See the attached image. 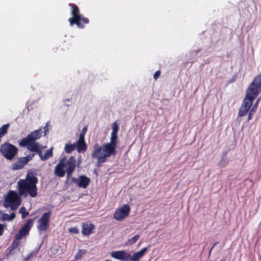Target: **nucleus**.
Returning a JSON list of instances; mask_svg holds the SVG:
<instances>
[{"label":"nucleus","mask_w":261,"mask_h":261,"mask_svg":"<svg viewBox=\"0 0 261 261\" xmlns=\"http://www.w3.org/2000/svg\"><path fill=\"white\" fill-rule=\"evenodd\" d=\"M118 138L117 135L111 134L110 142L105 144V150L109 154H116Z\"/></svg>","instance_id":"obj_11"},{"label":"nucleus","mask_w":261,"mask_h":261,"mask_svg":"<svg viewBox=\"0 0 261 261\" xmlns=\"http://www.w3.org/2000/svg\"><path fill=\"white\" fill-rule=\"evenodd\" d=\"M14 242L12 243V245H14Z\"/></svg>","instance_id":"obj_40"},{"label":"nucleus","mask_w":261,"mask_h":261,"mask_svg":"<svg viewBox=\"0 0 261 261\" xmlns=\"http://www.w3.org/2000/svg\"><path fill=\"white\" fill-rule=\"evenodd\" d=\"M4 230V226L3 224L0 223V236L3 234V231Z\"/></svg>","instance_id":"obj_36"},{"label":"nucleus","mask_w":261,"mask_h":261,"mask_svg":"<svg viewBox=\"0 0 261 261\" xmlns=\"http://www.w3.org/2000/svg\"><path fill=\"white\" fill-rule=\"evenodd\" d=\"M21 196L15 191L10 190L5 198L4 206H10L11 210L15 211L21 204Z\"/></svg>","instance_id":"obj_6"},{"label":"nucleus","mask_w":261,"mask_h":261,"mask_svg":"<svg viewBox=\"0 0 261 261\" xmlns=\"http://www.w3.org/2000/svg\"><path fill=\"white\" fill-rule=\"evenodd\" d=\"M249 111V110H248V109L241 106L239 111L238 116L239 117L244 116L247 114Z\"/></svg>","instance_id":"obj_28"},{"label":"nucleus","mask_w":261,"mask_h":261,"mask_svg":"<svg viewBox=\"0 0 261 261\" xmlns=\"http://www.w3.org/2000/svg\"><path fill=\"white\" fill-rule=\"evenodd\" d=\"M66 156L63 157L60 160L59 162L55 167L54 174L60 177L64 176L66 173V170L64 168L66 166Z\"/></svg>","instance_id":"obj_13"},{"label":"nucleus","mask_w":261,"mask_h":261,"mask_svg":"<svg viewBox=\"0 0 261 261\" xmlns=\"http://www.w3.org/2000/svg\"><path fill=\"white\" fill-rule=\"evenodd\" d=\"M113 154H109L105 150V144L102 147L98 143L94 144L93 146V150L91 153V157L92 159H96V166L99 167L101 164L107 161V158L110 157Z\"/></svg>","instance_id":"obj_5"},{"label":"nucleus","mask_w":261,"mask_h":261,"mask_svg":"<svg viewBox=\"0 0 261 261\" xmlns=\"http://www.w3.org/2000/svg\"><path fill=\"white\" fill-rule=\"evenodd\" d=\"M228 163V160L227 158L226 157L225 154H224L221 159L218 163V166L220 167H225Z\"/></svg>","instance_id":"obj_23"},{"label":"nucleus","mask_w":261,"mask_h":261,"mask_svg":"<svg viewBox=\"0 0 261 261\" xmlns=\"http://www.w3.org/2000/svg\"><path fill=\"white\" fill-rule=\"evenodd\" d=\"M27 162L23 157L18 158L17 161L13 164L12 169L13 170H19L22 169L26 164Z\"/></svg>","instance_id":"obj_19"},{"label":"nucleus","mask_w":261,"mask_h":261,"mask_svg":"<svg viewBox=\"0 0 261 261\" xmlns=\"http://www.w3.org/2000/svg\"><path fill=\"white\" fill-rule=\"evenodd\" d=\"M112 132L111 134L117 135V133L119 130V126H118L116 122H115L112 124Z\"/></svg>","instance_id":"obj_29"},{"label":"nucleus","mask_w":261,"mask_h":261,"mask_svg":"<svg viewBox=\"0 0 261 261\" xmlns=\"http://www.w3.org/2000/svg\"><path fill=\"white\" fill-rule=\"evenodd\" d=\"M147 248L145 247L142 248L139 251L135 253L133 255L131 256L129 254V261H139L140 258H142L145 253L147 251Z\"/></svg>","instance_id":"obj_17"},{"label":"nucleus","mask_w":261,"mask_h":261,"mask_svg":"<svg viewBox=\"0 0 261 261\" xmlns=\"http://www.w3.org/2000/svg\"><path fill=\"white\" fill-rule=\"evenodd\" d=\"M35 155V154L34 153H30V154L27 155V156L23 157V159L25 160L27 163H28L29 162H30V161H31L33 159V158L34 157Z\"/></svg>","instance_id":"obj_30"},{"label":"nucleus","mask_w":261,"mask_h":261,"mask_svg":"<svg viewBox=\"0 0 261 261\" xmlns=\"http://www.w3.org/2000/svg\"><path fill=\"white\" fill-rule=\"evenodd\" d=\"M9 217H10V220L12 221L15 218L16 214L14 213H12L10 215H9Z\"/></svg>","instance_id":"obj_35"},{"label":"nucleus","mask_w":261,"mask_h":261,"mask_svg":"<svg viewBox=\"0 0 261 261\" xmlns=\"http://www.w3.org/2000/svg\"><path fill=\"white\" fill-rule=\"evenodd\" d=\"M68 231L73 233L77 234L79 232V229L76 227H71L68 229Z\"/></svg>","instance_id":"obj_33"},{"label":"nucleus","mask_w":261,"mask_h":261,"mask_svg":"<svg viewBox=\"0 0 261 261\" xmlns=\"http://www.w3.org/2000/svg\"><path fill=\"white\" fill-rule=\"evenodd\" d=\"M87 131V126H86L83 127L82 132L80 133L79 137H81L85 139V136Z\"/></svg>","instance_id":"obj_32"},{"label":"nucleus","mask_w":261,"mask_h":261,"mask_svg":"<svg viewBox=\"0 0 261 261\" xmlns=\"http://www.w3.org/2000/svg\"><path fill=\"white\" fill-rule=\"evenodd\" d=\"M130 211V208L128 204H123L115 211L113 217L117 221H121L128 216Z\"/></svg>","instance_id":"obj_10"},{"label":"nucleus","mask_w":261,"mask_h":261,"mask_svg":"<svg viewBox=\"0 0 261 261\" xmlns=\"http://www.w3.org/2000/svg\"><path fill=\"white\" fill-rule=\"evenodd\" d=\"M94 226L93 224L83 223L82 225V233L83 236H88L92 233Z\"/></svg>","instance_id":"obj_18"},{"label":"nucleus","mask_w":261,"mask_h":261,"mask_svg":"<svg viewBox=\"0 0 261 261\" xmlns=\"http://www.w3.org/2000/svg\"><path fill=\"white\" fill-rule=\"evenodd\" d=\"M111 255L112 257L121 261L129 260V253L124 250L113 251Z\"/></svg>","instance_id":"obj_15"},{"label":"nucleus","mask_w":261,"mask_h":261,"mask_svg":"<svg viewBox=\"0 0 261 261\" xmlns=\"http://www.w3.org/2000/svg\"><path fill=\"white\" fill-rule=\"evenodd\" d=\"M76 144L77 151L79 153L85 152L87 149V145L85 142V139L79 137Z\"/></svg>","instance_id":"obj_16"},{"label":"nucleus","mask_w":261,"mask_h":261,"mask_svg":"<svg viewBox=\"0 0 261 261\" xmlns=\"http://www.w3.org/2000/svg\"><path fill=\"white\" fill-rule=\"evenodd\" d=\"M32 255V253H31V254H28L27 256H26V260H28L29 259H30L31 256Z\"/></svg>","instance_id":"obj_38"},{"label":"nucleus","mask_w":261,"mask_h":261,"mask_svg":"<svg viewBox=\"0 0 261 261\" xmlns=\"http://www.w3.org/2000/svg\"><path fill=\"white\" fill-rule=\"evenodd\" d=\"M220 261H225V259H222L220 260Z\"/></svg>","instance_id":"obj_39"},{"label":"nucleus","mask_w":261,"mask_h":261,"mask_svg":"<svg viewBox=\"0 0 261 261\" xmlns=\"http://www.w3.org/2000/svg\"><path fill=\"white\" fill-rule=\"evenodd\" d=\"M1 220L2 221H11L9 217V215L7 214H3L1 216Z\"/></svg>","instance_id":"obj_31"},{"label":"nucleus","mask_w":261,"mask_h":261,"mask_svg":"<svg viewBox=\"0 0 261 261\" xmlns=\"http://www.w3.org/2000/svg\"><path fill=\"white\" fill-rule=\"evenodd\" d=\"M161 75V71L160 70H158L156 71L154 74V75H153V78L155 80H156L158 77L160 76Z\"/></svg>","instance_id":"obj_34"},{"label":"nucleus","mask_w":261,"mask_h":261,"mask_svg":"<svg viewBox=\"0 0 261 261\" xmlns=\"http://www.w3.org/2000/svg\"><path fill=\"white\" fill-rule=\"evenodd\" d=\"M18 152V148L9 142H5L0 147L1 154L8 160H12Z\"/></svg>","instance_id":"obj_7"},{"label":"nucleus","mask_w":261,"mask_h":261,"mask_svg":"<svg viewBox=\"0 0 261 261\" xmlns=\"http://www.w3.org/2000/svg\"><path fill=\"white\" fill-rule=\"evenodd\" d=\"M71 182L75 184L80 188L86 189L90 185L91 179L85 175H82L79 178L72 177Z\"/></svg>","instance_id":"obj_12"},{"label":"nucleus","mask_w":261,"mask_h":261,"mask_svg":"<svg viewBox=\"0 0 261 261\" xmlns=\"http://www.w3.org/2000/svg\"><path fill=\"white\" fill-rule=\"evenodd\" d=\"M51 216V212L44 213L38 220L37 229L39 231H45L49 227V223Z\"/></svg>","instance_id":"obj_9"},{"label":"nucleus","mask_w":261,"mask_h":261,"mask_svg":"<svg viewBox=\"0 0 261 261\" xmlns=\"http://www.w3.org/2000/svg\"><path fill=\"white\" fill-rule=\"evenodd\" d=\"M66 166H67V168L66 172L67 173V177L69 178L71 176L72 173L75 170L76 168V159L73 156H71L69 157V159L67 160L66 158Z\"/></svg>","instance_id":"obj_14"},{"label":"nucleus","mask_w":261,"mask_h":261,"mask_svg":"<svg viewBox=\"0 0 261 261\" xmlns=\"http://www.w3.org/2000/svg\"><path fill=\"white\" fill-rule=\"evenodd\" d=\"M139 238L140 236L139 234H136L132 238L128 239L126 242V244L127 245H132L136 243L137 241L139 239Z\"/></svg>","instance_id":"obj_25"},{"label":"nucleus","mask_w":261,"mask_h":261,"mask_svg":"<svg viewBox=\"0 0 261 261\" xmlns=\"http://www.w3.org/2000/svg\"><path fill=\"white\" fill-rule=\"evenodd\" d=\"M260 100V98L258 99L256 102L254 104L252 108L251 109L248 117V121L252 119V115L254 114V113L256 111L257 108L258 107V105L259 101Z\"/></svg>","instance_id":"obj_22"},{"label":"nucleus","mask_w":261,"mask_h":261,"mask_svg":"<svg viewBox=\"0 0 261 261\" xmlns=\"http://www.w3.org/2000/svg\"><path fill=\"white\" fill-rule=\"evenodd\" d=\"M261 92V75L258 74L248 88L241 106L250 110L253 100Z\"/></svg>","instance_id":"obj_3"},{"label":"nucleus","mask_w":261,"mask_h":261,"mask_svg":"<svg viewBox=\"0 0 261 261\" xmlns=\"http://www.w3.org/2000/svg\"><path fill=\"white\" fill-rule=\"evenodd\" d=\"M53 148L51 147L46 150L43 156H41V161H46L53 156Z\"/></svg>","instance_id":"obj_20"},{"label":"nucleus","mask_w":261,"mask_h":261,"mask_svg":"<svg viewBox=\"0 0 261 261\" xmlns=\"http://www.w3.org/2000/svg\"><path fill=\"white\" fill-rule=\"evenodd\" d=\"M42 132L40 129L35 130L19 142V145L21 147H27L28 150L31 152H36L40 159L43 156L42 148L38 143L35 141L41 137Z\"/></svg>","instance_id":"obj_2"},{"label":"nucleus","mask_w":261,"mask_h":261,"mask_svg":"<svg viewBox=\"0 0 261 261\" xmlns=\"http://www.w3.org/2000/svg\"><path fill=\"white\" fill-rule=\"evenodd\" d=\"M10 124L7 123L6 124L3 125L1 128H0V136H1L2 137L5 136L8 132V130L9 128Z\"/></svg>","instance_id":"obj_24"},{"label":"nucleus","mask_w":261,"mask_h":261,"mask_svg":"<svg viewBox=\"0 0 261 261\" xmlns=\"http://www.w3.org/2000/svg\"><path fill=\"white\" fill-rule=\"evenodd\" d=\"M35 218L28 219L25 223L20 227L18 232L15 234V239L20 240L29 233V232L33 226Z\"/></svg>","instance_id":"obj_8"},{"label":"nucleus","mask_w":261,"mask_h":261,"mask_svg":"<svg viewBox=\"0 0 261 261\" xmlns=\"http://www.w3.org/2000/svg\"><path fill=\"white\" fill-rule=\"evenodd\" d=\"M87 250L85 249H79L74 256V260H78L81 259L82 256L86 254Z\"/></svg>","instance_id":"obj_26"},{"label":"nucleus","mask_w":261,"mask_h":261,"mask_svg":"<svg viewBox=\"0 0 261 261\" xmlns=\"http://www.w3.org/2000/svg\"><path fill=\"white\" fill-rule=\"evenodd\" d=\"M76 148L75 143L70 144L67 143L64 147L65 151L67 153H70L73 151Z\"/></svg>","instance_id":"obj_21"},{"label":"nucleus","mask_w":261,"mask_h":261,"mask_svg":"<svg viewBox=\"0 0 261 261\" xmlns=\"http://www.w3.org/2000/svg\"><path fill=\"white\" fill-rule=\"evenodd\" d=\"M71 7V14L72 17L68 19L71 26L76 24L80 29H83L85 24L89 23V20L88 18L81 14L80 9L77 5L72 3H69Z\"/></svg>","instance_id":"obj_4"},{"label":"nucleus","mask_w":261,"mask_h":261,"mask_svg":"<svg viewBox=\"0 0 261 261\" xmlns=\"http://www.w3.org/2000/svg\"><path fill=\"white\" fill-rule=\"evenodd\" d=\"M38 179L32 171H29L24 179H20L16 188L19 196L26 197L30 196L34 198L37 195V184Z\"/></svg>","instance_id":"obj_1"},{"label":"nucleus","mask_w":261,"mask_h":261,"mask_svg":"<svg viewBox=\"0 0 261 261\" xmlns=\"http://www.w3.org/2000/svg\"><path fill=\"white\" fill-rule=\"evenodd\" d=\"M218 243V242H216L215 243H214L212 247H211V248L210 249V251H209V254H211V251L212 250H213V249L214 248V247Z\"/></svg>","instance_id":"obj_37"},{"label":"nucleus","mask_w":261,"mask_h":261,"mask_svg":"<svg viewBox=\"0 0 261 261\" xmlns=\"http://www.w3.org/2000/svg\"><path fill=\"white\" fill-rule=\"evenodd\" d=\"M18 213L21 214L22 219H24L29 214V213L27 211V209L24 206L21 207Z\"/></svg>","instance_id":"obj_27"}]
</instances>
